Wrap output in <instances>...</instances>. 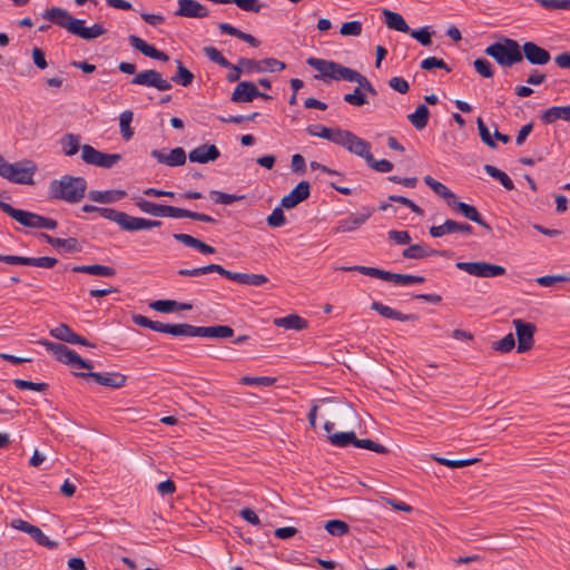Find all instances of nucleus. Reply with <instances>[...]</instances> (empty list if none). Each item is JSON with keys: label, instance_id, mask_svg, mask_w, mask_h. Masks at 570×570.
I'll return each mask as SVG.
<instances>
[{"label": "nucleus", "instance_id": "6e6d98bb", "mask_svg": "<svg viewBox=\"0 0 570 570\" xmlns=\"http://www.w3.org/2000/svg\"><path fill=\"white\" fill-rule=\"evenodd\" d=\"M515 346L514 336L512 333L507 334L504 337H502L500 341L492 343V348L494 351L501 352V353H509L511 352Z\"/></svg>", "mask_w": 570, "mask_h": 570}, {"label": "nucleus", "instance_id": "680f3d73", "mask_svg": "<svg viewBox=\"0 0 570 570\" xmlns=\"http://www.w3.org/2000/svg\"><path fill=\"white\" fill-rule=\"evenodd\" d=\"M410 36L415 39L417 42H420L422 46H431L432 43V32L430 31L429 27H423L419 30H411L409 31Z\"/></svg>", "mask_w": 570, "mask_h": 570}, {"label": "nucleus", "instance_id": "4be33fe9", "mask_svg": "<svg viewBox=\"0 0 570 570\" xmlns=\"http://www.w3.org/2000/svg\"><path fill=\"white\" fill-rule=\"evenodd\" d=\"M178 4L179 8L175 14L179 17L205 18L209 14V10L196 0H178Z\"/></svg>", "mask_w": 570, "mask_h": 570}, {"label": "nucleus", "instance_id": "5fc2aeb1", "mask_svg": "<svg viewBox=\"0 0 570 570\" xmlns=\"http://www.w3.org/2000/svg\"><path fill=\"white\" fill-rule=\"evenodd\" d=\"M354 269L363 275L380 278V279L387 281V282H389L390 273H391L389 271H383V269H380L376 267H367V266H358V265H355Z\"/></svg>", "mask_w": 570, "mask_h": 570}, {"label": "nucleus", "instance_id": "a211bd4d", "mask_svg": "<svg viewBox=\"0 0 570 570\" xmlns=\"http://www.w3.org/2000/svg\"><path fill=\"white\" fill-rule=\"evenodd\" d=\"M311 185L307 180L299 181L289 194L281 200L282 207L291 209L309 197Z\"/></svg>", "mask_w": 570, "mask_h": 570}, {"label": "nucleus", "instance_id": "de8ad7c7", "mask_svg": "<svg viewBox=\"0 0 570 570\" xmlns=\"http://www.w3.org/2000/svg\"><path fill=\"white\" fill-rule=\"evenodd\" d=\"M389 282H392L397 285H410V284L424 283L425 278L423 276L405 275V274H397V273L391 272Z\"/></svg>", "mask_w": 570, "mask_h": 570}, {"label": "nucleus", "instance_id": "79ce46f5", "mask_svg": "<svg viewBox=\"0 0 570 570\" xmlns=\"http://www.w3.org/2000/svg\"><path fill=\"white\" fill-rule=\"evenodd\" d=\"M145 218L142 217H134L126 213H122L121 219L119 222V227L127 232H137L145 229Z\"/></svg>", "mask_w": 570, "mask_h": 570}, {"label": "nucleus", "instance_id": "4d7b16f0", "mask_svg": "<svg viewBox=\"0 0 570 570\" xmlns=\"http://www.w3.org/2000/svg\"><path fill=\"white\" fill-rule=\"evenodd\" d=\"M13 385L19 390H31V391H36V392H45L48 389L47 383H43V382L36 383V382H31V381H27V380H22V379H14Z\"/></svg>", "mask_w": 570, "mask_h": 570}, {"label": "nucleus", "instance_id": "4c0bfd02", "mask_svg": "<svg viewBox=\"0 0 570 570\" xmlns=\"http://www.w3.org/2000/svg\"><path fill=\"white\" fill-rule=\"evenodd\" d=\"M62 153L66 156L76 155L82 146H80V136L76 134H66L60 139Z\"/></svg>", "mask_w": 570, "mask_h": 570}, {"label": "nucleus", "instance_id": "603ef678", "mask_svg": "<svg viewBox=\"0 0 570 570\" xmlns=\"http://www.w3.org/2000/svg\"><path fill=\"white\" fill-rule=\"evenodd\" d=\"M326 531L335 537H342L348 533V524L342 520H330L325 524Z\"/></svg>", "mask_w": 570, "mask_h": 570}, {"label": "nucleus", "instance_id": "8fccbe9b", "mask_svg": "<svg viewBox=\"0 0 570 570\" xmlns=\"http://www.w3.org/2000/svg\"><path fill=\"white\" fill-rule=\"evenodd\" d=\"M203 51L210 61L217 63L218 66L223 68L232 67V62H229L215 47H205Z\"/></svg>", "mask_w": 570, "mask_h": 570}, {"label": "nucleus", "instance_id": "7c9ffc66", "mask_svg": "<svg viewBox=\"0 0 570 570\" xmlns=\"http://www.w3.org/2000/svg\"><path fill=\"white\" fill-rule=\"evenodd\" d=\"M126 196L125 190L120 189H111V190H90L88 194V198L92 202L100 204H111L122 199Z\"/></svg>", "mask_w": 570, "mask_h": 570}, {"label": "nucleus", "instance_id": "f03ea898", "mask_svg": "<svg viewBox=\"0 0 570 570\" xmlns=\"http://www.w3.org/2000/svg\"><path fill=\"white\" fill-rule=\"evenodd\" d=\"M135 204L142 213L156 217L190 218L203 223H216L215 218L207 214L193 212L189 209H184L169 205L156 204L144 198H138Z\"/></svg>", "mask_w": 570, "mask_h": 570}, {"label": "nucleus", "instance_id": "3c124183", "mask_svg": "<svg viewBox=\"0 0 570 570\" xmlns=\"http://www.w3.org/2000/svg\"><path fill=\"white\" fill-rule=\"evenodd\" d=\"M167 166L170 167H178L186 163V153L184 148L176 147L169 151V154L166 157Z\"/></svg>", "mask_w": 570, "mask_h": 570}, {"label": "nucleus", "instance_id": "69168bd1", "mask_svg": "<svg viewBox=\"0 0 570 570\" xmlns=\"http://www.w3.org/2000/svg\"><path fill=\"white\" fill-rule=\"evenodd\" d=\"M238 63H239L240 68L243 69V71H245L247 73L265 71V68H263V65H262V60L257 61V60L249 59V58H239Z\"/></svg>", "mask_w": 570, "mask_h": 570}, {"label": "nucleus", "instance_id": "f704fd0d", "mask_svg": "<svg viewBox=\"0 0 570 570\" xmlns=\"http://www.w3.org/2000/svg\"><path fill=\"white\" fill-rule=\"evenodd\" d=\"M40 237L45 239L46 243L50 244L53 247H62L69 253L79 252L80 246L77 238L70 237V238H57L52 237L48 234L41 233Z\"/></svg>", "mask_w": 570, "mask_h": 570}, {"label": "nucleus", "instance_id": "052dcab7", "mask_svg": "<svg viewBox=\"0 0 570 570\" xmlns=\"http://www.w3.org/2000/svg\"><path fill=\"white\" fill-rule=\"evenodd\" d=\"M340 33L344 37H358L362 33V23L357 20L345 22L341 26Z\"/></svg>", "mask_w": 570, "mask_h": 570}, {"label": "nucleus", "instance_id": "1a4fd4ad", "mask_svg": "<svg viewBox=\"0 0 570 570\" xmlns=\"http://www.w3.org/2000/svg\"><path fill=\"white\" fill-rule=\"evenodd\" d=\"M358 157L372 159L371 144L350 130H344L340 145Z\"/></svg>", "mask_w": 570, "mask_h": 570}, {"label": "nucleus", "instance_id": "13d9d810", "mask_svg": "<svg viewBox=\"0 0 570 570\" xmlns=\"http://www.w3.org/2000/svg\"><path fill=\"white\" fill-rule=\"evenodd\" d=\"M362 87H356L353 92L344 95V101L352 105V106H363L367 104L366 96L361 89Z\"/></svg>", "mask_w": 570, "mask_h": 570}, {"label": "nucleus", "instance_id": "c756f323", "mask_svg": "<svg viewBox=\"0 0 570 570\" xmlns=\"http://www.w3.org/2000/svg\"><path fill=\"white\" fill-rule=\"evenodd\" d=\"M540 119L546 125L553 124L559 119L570 122V105L550 107L541 114Z\"/></svg>", "mask_w": 570, "mask_h": 570}, {"label": "nucleus", "instance_id": "0eeeda50", "mask_svg": "<svg viewBox=\"0 0 570 570\" xmlns=\"http://www.w3.org/2000/svg\"><path fill=\"white\" fill-rule=\"evenodd\" d=\"M456 268L472 276L491 278L505 274V268L488 262H458Z\"/></svg>", "mask_w": 570, "mask_h": 570}, {"label": "nucleus", "instance_id": "a878e982", "mask_svg": "<svg viewBox=\"0 0 570 570\" xmlns=\"http://www.w3.org/2000/svg\"><path fill=\"white\" fill-rule=\"evenodd\" d=\"M194 336L208 338H228L234 335V330L228 325L194 326Z\"/></svg>", "mask_w": 570, "mask_h": 570}, {"label": "nucleus", "instance_id": "ddd939ff", "mask_svg": "<svg viewBox=\"0 0 570 570\" xmlns=\"http://www.w3.org/2000/svg\"><path fill=\"white\" fill-rule=\"evenodd\" d=\"M130 83L146 87H154L160 91L171 89L170 81L163 78L161 73L155 69L142 70L130 80Z\"/></svg>", "mask_w": 570, "mask_h": 570}, {"label": "nucleus", "instance_id": "20e7f679", "mask_svg": "<svg viewBox=\"0 0 570 570\" xmlns=\"http://www.w3.org/2000/svg\"><path fill=\"white\" fill-rule=\"evenodd\" d=\"M38 167L29 159H23L13 164L8 163L0 155V176L14 184L31 185L33 184V175Z\"/></svg>", "mask_w": 570, "mask_h": 570}, {"label": "nucleus", "instance_id": "ea45409f", "mask_svg": "<svg viewBox=\"0 0 570 570\" xmlns=\"http://www.w3.org/2000/svg\"><path fill=\"white\" fill-rule=\"evenodd\" d=\"M429 116V108L425 105H419L415 111L407 116V119L416 129L421 130L428 125Z\"/></svg>", "mask_w": 570, "mask_h": 570}, {"label": "nucleus", "instance_id": "2f4dec72", "mask_svg": "<svg viewBox=\"0 0 570 570\" xmlns=\"http://www.w3.org/2000/svg\"><path fill=\"white\" fill-rule=\"evenodd\" d=\"M71 271L73 273H85V274L101 276V277H112L116 275V269L114 267L99 265V264L77 265V266H73Z\"/></svg>", "mask_w": 570, "mask_h": 570}, {"label": "nucleus", "instance_id": "f3484780", "mask_svg": "<svg viewBox=\"0 0 570 570\" xmlns=\"http://www.w3.org/2000/svg\"><path fill=\"white\" fill-rule=\"evenodd\" d=\"M521 51L523 57L531 65L543 66L547 65L551 59L548 50L532 41L524 42L521 47Z\"/></svg>", "mask_w": 570, "mask_h": 570}, {"label": "nucleus", "instance_id": "2eb2a0df", "mask_svg": "<svg viewBox=\"0 0 570 570\" xmlns=\"http://www.w3.org/2000/svg\"><path fill=\"white\" fill-rule=\"evenodd\" d=\"M512 323L515 327V335L518 338V353H524L531 350L534 344L533 335L537 331L535 325L520 318L513 320Z\"/></svg>", "mask_w": 570, "mask_h": 570}, {"label": "nucleus", "instance_id": "9d476101", "mask_svg": "<svg viewBox=\"0 0 570 570\" xmlns=\"http://www.w3.org/2000/svg\"><path fill=\"white\" fill-rule=\"evenodd\" d=\"M75 375L83 380L92 379L96 383L111 389H120L127 382V376L118 372L100 373L89 370V372H79Z\"/></svg>", "mask_w": 570, "mask_h": 570}, {"label": "nucleus", "instance_id": "9b49d317", "mask_svg": "<svg viewBox=\"0 0 570 570\" xmlns=\"http://www.w3.org/2000/svg\"><path fill=\"white\" fill-rule=\"evenodd\" d=\"M11 528L22 531L29 534L39 546L46 547L48 549L58 548L59 543L57 541L50 540L40 528L33 525L22 519H13L10 523Z\"/></svg>", "mask_w": 570, "mask_h": 570}, {"label": "nucleus", "instance_id": "423d86ee", "mask_svg": "<svg viewBox=\"0 0 570 570\" xmlns=\"http://www.w3.org/2000/svg\"><path fill=\"white\" fill-rule=\"evenodd\" d=\"M38 344L43 345L48 352H51L56 358L63 364L76 365L88 371L94 368L91 361L81 358L73 350H70L63 344L48 340H39Z\"/></svg>", "mask_w": 570, "mask_h": 570}, {"label": "nucleus", "instance_id": "4468645a", "mask_svg": "<svg viewBox=\"0 0 570 570\" xmlns=\"http://www.w3.org/2000/svg\"><path fill=\"white\" fill-rule=\"evenodd\" d=\"M0 209L26 227L40 228L41 226L42 216L39 214L14 208L2 200H0Z\"/></svg>", "mask_w": 570, "mask_h": 570}, {"label": "nucleus", "instance_id": "58836bf2", "mask_svg": "<svg viewBox=\"0 0 570 570\" xmlns=\"http://www.w3.org/2000/svg\"><path fill=\"white\" fill-rule=\"evenodd\" d=\"M176 73L170 78V80L183 87L190 86L195 78L194 73L188 70L180 60H176Z\"/></svg>", "mask_w": 570, "mask_h": 570}, {"label": "nucleus", "instance_id": "338daca9", "mask_svg": "<svg viewBox=\"0 0 570 570\" xmlns=\"http://www.w3.org/2000/svg\"><path fill=\"white\" fill-rule=\"evenodd\" d=\"M474 69L478 73H480L484 78L493 77V67L491 62L484 58H478L473 62Z\"/></svg>", "mask_w": 570, "mask_h": 570}, {"label": "nucleus", "instance_id": "c03bdc74", "mask_svg": "<svg viewBox=\"0 0 570 570\" xmlns=\"http://www.w3.org/2000/svg\"><path fill=\"white\" fill-rule=\"evenodd\" d=\"M356 434L353 431L350 432H337L328 435V440L335 446L346 448L354 445Z\"/></svg>", "mask_w": 570, "mask_h": 570}, {"label": "nucleus", "instance_id": "6ab92c4d", "mask_svg": "<svg viewBox=\"0 0 570 570\" xmlns=\"http://www.w3.org/2000/svg\"><path fill=\"white\" fill-rule=\"evenodd\" d=\"M373 209H366L364 213L351 214L341 219L334 228L335 234L351 233L358 229L372 216Z\"/></svg>", "mask_w": 570, "mask_h": 570}, {"label": "nucleus", "instance_id": "f8f14e48", "mask_svg": "<svg viewBox=\"0 0 570 570\" xmlns=\"http://www.w3.org/2000/svg\"><path fill=\"white\" fill-rule=\"evenodd\" d=\"M42 18L66 29L68 32L73 33V28L79 23H85L83 20L73 18L66 9L52 7L47 9Z\"/></svg>", "mask_w": 570, "mask_h": 570}, {"label": "nucleus", "instance_id": "393cba45", "mask_svg": "<svg viewBox=\"0 0 570 570\" xmlns=\"http://www.w3.org/2000/svg\"><path fill=\"white\" fill-rule=\"evenodd\" d=\"M222 276L243 285L261 286L268 282L263 274H246L227 271L223 267Z\"/></svg>", "mask_w": 570, "mask_h": 570}, {"label": "nucleus", "instance_id": "b1692460", "mask_svg": "<svg viewBox=\"0 0 570 570\" xmlns=\"http://www.w3.org/2000/svg\"><path fill=\"white\" fill-rule=\"evenodd\" d=\"M454 212L461 214L465 218L476 223L478 225L482 226L487 230L491 232L492 227L482 218L479 210L466 203L458 200V198L454 200V204L450 206Z\"/></svg>", "mask_w": 570, "mask_h": 570}, {"label": "nucleus", "instance_id": "f257e3e1", "mask_svg": "<svg viewBox=\"0 0 570 570\" xmlns=\"http://www.w3.org/2000/svg\"><path fill=\"white\" fill-rule=\"evenodd\" d=\"M87 181L83 177L65 175L60 179H55L49 185V195L53 199L67 202L69 204L79 203L86 195Z\"/></svg>", "mask_w": 570, "mask_h": 570}, {"label": "nucleus", "instance_id": "473e14b6", "mask_svg": "<svg viewBox=\"0 0 570 570\" xmlns=\"http://www.w3.org/2000/svg\"><path fill=\"white\" fill-rule=\"evenodd\" d=\"M382 14L384 16V22L389 29L405 33L410 31V27L400 13L383 9Z\"/></svg>", "mask_w": 570, "mask_h": 570}, {"label": "nucleus", "instance_id": "e2e57ef3", "mask_svg": "<svg viewBox=\"0 0 570 570\" xmlns=\"http://www.w3.org/2000/svg\"><path fill=\"white\" fill-rule=\"evenodd\" d=\"M432 190L442 197L448 206L450 207L452 204H454V200L456 199V195L450 190L444 184L438 181L435 185H433Z\"/></svg>", "mask_w": 570, "mask_h": 570}, {"label": "nucleus", "instance_id": "6e6552de", "mask_svg": "<svg viewBox=\"0 0 570 570\" xmlns=\"http://www.w3.org/2000/svg\"><path fill=\"white\" fill-rule=\"evenodd\" d=\"M120 158L121 156L119 154H105L90 145H82L81 147V159L89 165L111 168Z\"/></svg>", "mask_w": 570, "mask_h": 570}, {"label": "nucleus", "instance_id": "864d4df0", "mask_svg": "<svg viewBox=\"0 0 570 570\" xmlns=\"http://www.w3.org/2000/svg\"><path fill=\"white\" fill-rule=\"evenodd\" d=\"M209 197L216 204H223V205H229V204H233V203L244 198V196L227 194V193L219 191V190H210Z\"/></svg>", "mask_w": 570, "mask_h": 570}, {"label": "nucleus", "instance_id": "c9c22d12", "mask_svg": "<svg viewBox=\"0 0 570 570\" xmlns=\"http://www.w3.org/2000/svg\"><path fill=\"white\" fill-rule=\"evenodd\" d=\"M194 325L190 324H165L159 322L158 332L174 336H194Z\"/></svg>", "mask_w": 570, "mask_h": 570}, {"label": "nucleus", "instance_id": "5701e85b", "mask_svg": "<svg viewBox=\"0 0 570 570\" xmlns=\"http://www.w3.org/2000/svg\"><path fill=\"white\" fill-rule=\"evenodd\" d=\"M261 91L257 89L256 85L252 81H240L234 88L230 100L233 102H250L254 99L258 98Z\"/></svg>", "mask_w": 570, "mask_h": 570}, {"label": "nucleus", "instance_id": "bf43d9fd", "mask_svg": "<svg viewBox=\"0 0 570 570\" xmlns=\"http://www.w3.org/2000/svg\"><path fill=\"white\" fill-rule=\"evenodd\" d=\"M275 382L276 379L271 376H243L240 379V383L244 385L272 386Z\"/></svg>", "mask_w": 570, "mask_h": 570}, {"label": "nucleus", "instance_id": "7ed1b4c3", "mask_svg": "<svg viewBox=\"0 0 570 570\" xmlns=\"http://www.w3.org/2000/svg\"><path fill=\"white\" fill-rule=\"evenodd\" d=\"M485 55L493 58L501 67H512L523 60L521 46L517 40L502 38L500 41L488 46Z\"/></svg>", "mask_w": 570, "mask_h": 570}, {"label": "nucleus", "instance_id": "e433bc0d", "mask_svg": "<svg viewBox=\"0 0 570 570\" xmlns=\"http://www.w3.org/2000/svg\"><path fill=\"white\" fill-rule=\"evenodd\" d=\"M106 33V29L96 23L91 27H83V23H79L76 26V28H73V33L72 35H76L85 40H91V39H96L102 35Z\"/></svg>", "mask_w": 570, "mask_h": 570}, {"label": "nucleus", "instance_id": "09e8293b", "mask_svg": "<svg viewBox=\"0 0 570 570\" xmlns=\"http://www.w3.org/2000/svg\"><path fill=\"white\" fill-rule=\"evenodd\" d=\"M354 446L361 448V449H366V450H370V451H373V452L380 453V454L389 453L387 448H385L384 445L376 443L370 439H357L355 436Z\"/></svg>", "mask_w": 570, "mask_h": 570}, {"label": "nucleus", "instance_id": "a18cd8bd", "mask_svg": "<svg viewBox=\"0 0 570 570\" xmlns=\"http://www.w3.org/2000/svg\"><path fill=\"white\" fill-rule=\"evenodd\" d=\"M134 112L131 110H125L119 117V127L121 136L125 140H129L134 136V130L130 127L132 121Z\"/></svg>", "mask_w": 570, "mask_h": 570}, {"label": "nucleus", "instance_id": "72a5a7b5", "mask_svg": "<svg viewBox=\"0 0 570 570\" xmlns=\"http://www.w3.org/2000/svg\"><path fill=\"white\" fill-rule=\"evenodd\" d=\"M274 324L277 327L295 331H302L308 326V322L297 314H289L284 317L275 318Z\"/></svg>", "mask_w": 570, "mask_h": 570}, {"label": "nucleus", "instance_id": "dca6fc26", "mask_svg": "<svg viewBox=\"0 0 570 570\" xmlns=\"http://www.w3.org/2000/svg\"><path fill=\"white\" fill-rule=\"evenodd\" d=\"M454 233L471 235L473 233V227L466 223L446 219L443 224L431 226L429 228V234L434 238L443 237Z\"/></svg>", "mask_w": 570, "mask_h": 570}, {"label": "nucleus", "instance_id": "774afa93", "mask_svg": "<svg viewBox=\"0 0 570 570\" xmlns=\"http://www.w3.org/2000/svg\"><path fill=\"white\" fill-rule=\"evenodd\" d=\"M267 225L273 228L282 227L286 224L284 212L281 207L273 209L272 214L266 219Z\"/></svg>", "mask_w": 570, "mask_h": 570}, {"label": "nucleus", "instance_id": "37998d69", "mask_svg": "<svg viewBox=\"0 0 570 570\" xmlns=\"http://www.w3.org/2000/svg\"><path fill=\"white\" fill-rule=\"evenodd\" d=\"M483 169L489 176L499 180L507 190L514 189V184L512 179L504 171L500 170L499 168L492 165H484Z\"/></svg>", "mask_w": 570, "mask_h": 570}, {"label": "nucleus", "instance_id": "0e129e2a", "mask_svg": "<svg viewBox=\"0 0 570 570\" xmlns=\"http://www.w3.org/2000/svg\"><path fill=\"white\" fill-rule=\"evenodd\" d=\"M238 8L247 12L258 13L265 7L259 0H233Z\"/></svg>", "mask_w": 570, "mask_h": 570}, {"label": "nucleus", "instance_id": "cd10ccee", "mask_svg": "<svg viewBox=\"0 0 570 570\" xmlns=\"http://www.w3.org/2000/svg\"><path fill=\"white\" fill-rule=\"evenodd\" d=\"M306 131L311 136L327 139L336 145H340L344 129L341 128H328L320 125H311L306 128Z\"/></svg>", "mask_w": 570, "mask_h": 570}, {"label": "nucleus", "instance_id": "bb28decb", "mask_svg": "<svg viewBox=\"0 0 570 570\" xmlns=\"http://www.w3.org/2000/svg\"><path fill=\"white\" fill-rule=\"evenodd\" d=\"M445 250L433 249L424 243H420L405 248L402 256L407 259H422L431 256H445Z\"/></svg>", "mask_w": 570, "mask_h": 570}, {"label": "nucleus", "instance_id": "412c9836", "mask_svg": "<svg viewBox=\"0 0 570 570\" xmlns=\"http://www.w3.org/2000/svg\"><path fill=\"white\" fill-rule=\"evenodd\" d=\"M220 157L219 149L213 144H204L194 148L189 154L188 158L191 163L207 164L215 161Z\"/></svg>", "mask_w": 570, "mask_h": 570}, {"label": "nucleus", "instance_id": "c85d7f7f", "mask_svg": "<svg viewBox=\"0 0 570 570\" xmlns=\"http://www.w3.org/2000/svg\"><path fill=\"white\" fill-rule=\"evenodd\" d=\"M371 308L383 317L390 320H397L401 322H415L419 320L416 314H403L396 309L391 308L390 306L383 305L381 302H373Z\"/></svg>", "mask_w": 570, "mask_h": 570}, {"label": "nucleus", "instance_id": "39448f33", "mask_svg": "<svg viewBox=\"0 0 570 570\" xmlns=\"http://www.w3.org/2000/svg\"><path fill=\"white\" fill-rule=\"evenodd\" d=\"M306 63L312 68L320 71V75H315V79L322 80H345L353 81V78L356 73V70L345 67L338 62L332 60L320 59L315 57H309L306 60Z\"/></svg>", "mask_w": 570, "mask_h": 570}, {"label": "nucleus", "instance_id": "49530a36", "mask_svg": "<svg viewBox=\"0 0 570 570\" xmlns=\"http://www.w3.org/2000/svg\"><path fill=\"white\" fill-rule=\"evenodd\" d=\"M432 459L436 461L438 463L445 465L448 468L458 469V468H464L468 465H472L476 462H479L478 458L472 459H464V460H450L438 455H432Z\"/></svg>", "mask_w": 570, "mask_h": 570}, {"label": "nucleus", "instance_id": "a19ab883", "mask_svg": "<svg viewBox=\"0 0 570 570\" xmlns=\"http://www.w3.org/2000/svg\"><path fill=\"white\" fill-rule=\"evenodd\" d=\"M223 266L218 264H209L207 266L195 267V268H180L178 275L181 276H200L208 273H217L222 276Z\"/></svg>", "mask_w": 570, "mask_h": 570}, {"label": "nucleus", "instance_id": "aec40b11", "mask_svg": "<svg viewBox=\"0 0 570 570\" xmlns=\"http://www.w3.org/2000/svg\"><path fill=\"white\" fill-rule=\"evenodd\" d=\"M50 335L69 344H79L87 347L96 346L95 344L87 341L83 336L76 334L67 324L63 323L50 330Z\"/></svg>", "mask_w": 570, "mask_h": 570}]
</instances>
